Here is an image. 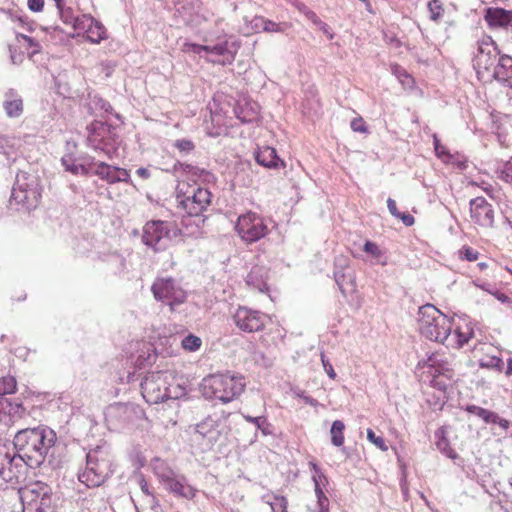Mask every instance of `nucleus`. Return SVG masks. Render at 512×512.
Segmentation results:
<instances>
[{
	"label": "nucleus",
	"instance_id": "1",
	"mask_svg": "<svg viewBox=\"0 0 512 512\" xmlns=\"http://www.w3.org/2000/svg\"><path fill=\"white\" fill-rule=\"evenodd\" d=\"M56 440V433L51 428L38 426L18 431L13 445L16 452L26 458L29 467H38L44 462Z\"/></svg>",
	"mask_w": 512,
	"mask_h": 512
},
{
	"label": "nucleus",
	"instance_id": "2",
	"mask_svg": "<svg viewBox=\"0 0 512 512\" xmlns=\"http://www.w3.org/2000/svg\"><path fill=\"white\" fill-rule=\"evenodd\" d=\"M223 19L215 21V28L205 32L204 45L195 43H186L185 50L201 55L206 54L220 57L221 59H211L214 63L221 65L231 64L240 48V43L233 37L228 36Z\"/></svg>",
	"mask_w": 512,
	"mask_h": 512
},
{
	"label": "nucleus",
	"instance_id": "3",
	"mask_svg": "<svg viewBox=\"0 0 512 512\" xmlns=\"http://www.w3.org/2000/svg\"><path fill=\"white\" fill-rule=\"evenodd\" d=\"M201 386L206 398L229 403L241 395L246 383L243 376L227 372L205 377Z\"/></svg>",
	"mask_w": 512,
	"mask_h": 512
},
{
	"label": "nucleus",
	"instance_id": "4",
	"mask_svg": "<svg viewBox=\"0 0 512 512\" xmlns=\"http://www.w3.org/2000/svg\"><path fill=\"white\" fill-rule=\"evenodd\" d=\"M113 473V457L106 445L96 446L86 455V468L78 479L87 487H98Z\"/></svg>",
	"mask_w": 512,
	"mask_h": 512
},
{
	"label": "nucleus",
	"instance_id": "5",
	"mask_svg": "<svg viewBox=\"0 0 512 512\" xmlns=\"http://www.w3.org/2000/svg\"><path fill=\"white\" fill-rule=\"evenodd\" d=\"M418 329L429 340L444 343L453 329L452 320L432 304L418 310Z\"/></svg>",
	"mask_w": 512,
	"mask_h": 512
},
{
	"label": "nucleus",
	"instance_id": "6",
	"mask_svg": "<svg viewBox=\"0 0 512 512\" xmlns=\"http://www.w3.org/2000/svg\"><path fill=\"white\" fill-rule=\"evenodd\" d=\"M502 55L492 37L484 35L476 42L473 67L480 80L491 81V74Z\"/></svg>",
	"mask_w": 512,
	"mask_h": 512
},
{
	"label": "nucleus",
	"instance_id": "7",
	"mask_svg": "<svg viewBox=\"0 0 512 512\" xmlns=\"http://www.w3.org/2000/svg\"><path fill=\"white\" fill-rule=\"evenodd\" d=\"M181 230L173 223L162 220H152L143 228L142 241L154 251L168 248L172 241L181 236Z\"/></svg>",
	"mask_w": 512,
	"mask_h": 512
},
{
	"label": "nucleus",
	"instance_id": "8",
	"mask_svg": "<svg viewBox=\"0 0 512 512\" xmlns=\"http://www.w3.org/2000/svg\"><path fill=\"white\" fill-rule=\"evenodd\" d=\"M23 512H46L52 504L53 489L42 481L30 482L19 489Z\"/></svg>",
	"mask_w": 512,
	"mask_h": 512
},
{
	"label": "nucleus",
	"instance_id": "9",
	"mask_svg": "<svg viewBox=\"0 0 512 512\" xmlns=\"http://www.w3.org/2000/svg\"><path fill=\"white\" fill-rule=\"evenodd\" d=\"M41 192L42 187L39 178L34 174L20 171L16 175L11 199L30 210L38 205Z\"/></svg>",
	"mask_w": 512,
	"mask_h": 512
},
{
	"label": "nucleus",
	"instance_id": "10",
	"mask_svg": "<svg viewBox=\"0 0 512 512\" xmlns=\"http://www.w3.org/2000/svg\"><path fill=\"white\" fill-rule=\"evenodd\" d=\"M27 466L25 457L0 444V477L4 481L12 485L21 483L25 479Z\"/></svg>",
	"mask_w": 512,
	"mask_h": 512
},
{
	"label": "nucleus",
	"instance_id": "11",
	"mask_svg": "<svg viewBox=\"0 0 512 512\" xmlns=\"http://www.w3.org/2000/svg\"><path fill=\"white\" fill-rule=\"evenodd\" d=\"M174 376L168 371L149 372L141 382V393L149 404H158L167 398V387Z\"/></svg>",
	"mask_w": 512,
	"mask_h": 512
},
{
	"label": "nucleus",
	"instance_id": "12",
	"mask_svg": "<svg viewBox=\"0 0 512 512\" xmlns=\"http://www.w3.org/2000/svg\"><path fill=\"white\" fill-rule=\"evenodd\" d=\"M151 290L156 300L170 306L172 310L184 303L187 298L186 291L171 277L157 278Z\"/></svg>",
	"mask_w": 512,
	"mask_h": 512
},
{
	"label": "nucleus",
	"instance_id": "13",
	"mask_svg": "<svg viewBox=\"0 0 512 512\" xmlns=\"http://www.w3.org/2000/svg\"><path fill=\"white\" fill-rule=\"evenodd\" d=\"M235 229L241 239L247 243L256 242L268 233L265 220L254 212H247L240 215Z\"/></svg>",
	"mask_w": 512,
	"mask_h": 512
},
{
	"label": "nucleus",
	"instance_id": "14",
	"mask_svg": "<svg viewBox=\"0 0 512 512\" xmlns=\"http://www.w3.org/2000/svg\"><path fill=\"white\" fill-rule=\"evenodd\" d=\"M211 192L207 188H193L192 192L177 194L178 206L189 216H199L211 203Z\"/></svg>",
	"mask_w": 512,
	"mask_h": 512
},
{
	"label": "nucleus",
	"instance_id": "15",
	"mask_svg": "<svg viewBox=\"0 0 512 512\" xmlns=\"http://www.w3.org/2000/svg\"><path fill=\"white\" fill-rule=\"evenodd\" d=\"M225 428V422L220 416L208 415L195 424L194 436L196 439L204 440L205 446L210 449L219 441Z\"/></svg>",
	"mask_w": 512,
	"mask_h": 512
},
{
	"label": "nucleus",
	"instance_id": "16",
	"mask_svg": "<svg viewBox=\"0 0 512 512\" xmlns=\"http://www.w3.org/2000/svg\"><path fill=\"white\" fill-rule=\"evenodd\" d=\"M233 321L241 331L254 333L264 329L269 317L258 310L239 306L233 314Z\"/></svg>",
	"mask_w": 512,
	"mask_h": 512
},
{
	"label": "nucleus",
	"instance_id": "17",
	"mask_svg": "<svg viewBox=\"0 0 512 512\" xmlns=\"http://www.w3.org/2000/svg\"><path fill=\"white\" fill-rule=\"evenodd\" d=\"M175 16L185 25L198 27L208 21L209 16L202 11L197 0H180L175 6Z\"/></svg>",
	"mask_w": 512,
	"mask_h": 512
},
{
	"label": "nucleus",
	"instance_id": "18",
	"mask_svg": "<svg viewBox=\"0 0 512 512\" xmlns=\"http://www.w3.org/2000/svg\"><path fill=\"white\" fill-rule=\"evenodd\" d=\"M334 278L343 296L355 290V275L349 266L348 259L343 256L336 257L334 263Z\"/></svg>",
	"mask_w": 512,
	"mask_h": 512
},
{
	"label": "nucleus",
	"instance_id": "19",
	"mask_svg": "<svg viewBox=\"0 0 512 512\" xmlns=\"http://www.w3.org/2000/svg\"><path fill=\"white\" fill-rule=\"evenodd\" d=\"M470 217L472 221L482 227L491 228L494 225L493 206L484 198L476 197L470 200Z\"/></svg>",
	"mask_w": 512,
	"mask_h": 512
},
{
	"label": "nucleus",
	"instance_id": "20",
	"mask_svg": "<svg viewBox=\"0 0 512 512\" xmlns=\"http://www.w3.org/2000/svg\"><path fill=\"white\" fill-rule=\"evenodd\" d=\"M91 172L101 179L107 181L109 184L128 182L130 178V175L126 169L111 166L105 162L91 161Z\"/></svg>",
	"mask_w": 512,
	"mask_h": 512
},
{
	"label": "nucleus",
	"instance_id": "21",
	"mask_svg": "<svg viewBox=\"0 0 512 512\" xmlns=\"http://www.w3.org/2000/svg\"><path fill=\"white\" fill-rule=\"evenodd\" d=\"M87 129V141L89 145L93 149L104 151L110 156V150L106 149L108 145V137L110 135V126L100 121H94L87 127Z\"/></svg>",
	"mask_w": 512,
	"mask_h": 512
},
{
	"label": "nucleus",
	"instance_id": "22",
	"mask_svg": "<svg viewBox=\"0 0 512 512\" xmlns=\"http://www.w3.org/2000/svg\"><path fill=\"white\" fill-rule=\"evenodd\" d=\"M76 30L85 32L87 39L94 44H98L106 38L104 26L88 14L80 15V20L76 24Z\"/></svg>",
	"mask_w": 512,
	"mask_h": 512
},
{
	"label": "nucleus",
	"instance_id": "23",
	"mask_svg": "<svg viewBox=\"0 0 512 512\" xmlns=\"http://www.w3.org/2000/svg\"><path fill=\"white\" fill-rule=\"evenodd\" d=\"M164 488L177 497L191 500L196 496L197 489L188 484L184 475L176 473L164 485Z\"/></svg>",
	"mask_w": 512,
	"mask_h": 512
},
{
	"label": "nucleus",
	"instance_id": "24",
	"mask_svg": "<svg viewBox=\"0 0 512 512\" xmlns=\"http://www.w3.org/2000/svg\"><path fill=\"white\" fill-rule=\"evenodd\" d=\"M3 109L9 118H19L23 114V99L16 90L9 89L4 93Z\"/></svg>",
	"mask_w": 512,
	"mask_h": 512
},
{
	"label": "nucleus",
	"instance_id": "25",
	"mask_svg": "<svg viewBox=\"0 0 512 512\" xmlns=\"http://www.w3.org/2000/svg\"><path fill=\"white\" fill-rule=\"evenodd\" d=\"M497 80L512 89V57L503 54L498 59L496 69L491 74V80Z\"/></svg>",
	"mask_w": 512,
	"mask_h": 512
},
{
	"label": "nucleus",
	"instance_id": "26",
	"mask_svg": "<svg viewBox=\"0 0 512 512\" xmlns=\"http://www.w3.org/2000/svg\"><path fill=\"white\" fill-rule=\"evenodd\" d=\"M268 269L264 266H254L247 274L245 282L251 289L264 293L268 290Z\"/></svg>",
	"mask_w": 512,
	"mask_h": 512
},
{
	"label": "nucleus",
	"instance_id": "27",
	"mask_svg": "<svg viewBox=\"0 0 512 512\" xmlns=\"http://www.w3.org/2000/svg\"><path fill=\"white\" fill-rule=\"evenodd\" d=\"M473 336V329L468 324H466L464 327H456L453 333L451 331L447 341H444L443 344H445L447 347L459 349L467 344Z\"/></svg>",
	"mask_w": 512,
	"mask_h": 512
},
{
	"label": "nucleus",
	"instance_id": "28",
	"mask_svg": "<svg viewBox=\"0 0 512 512\" xmlns=\"http://www.w3.org/2000/svg\"><path fill=\"white\" fill-rule=\"evenodd\" d=\"M256 162L266 168L285 167V163L281 160L274 148L265 146L255 153Z\"/></svg>",
	"mask_w": 512,
	"mask_h": 512
},
{
	"label": "nucleus",
	"instance_id": "29",
	"mask_svg": "<svg viewBox=\"0 0 512 512\" xmlns=\"http://www.w3.org/2000/svg\"><path fill=\"white\" fill-rule=\"evenodd\" d=\"M436 437V447L437 449L446 457L450 458L454 461L455 464L461 465L463 460L460 456L455 452V450L450 446L449 440L445 435V430L440 428L435 433Z\"/></svg>",
	"mask_w": 512,
	"mask_h": 512
},
{
	"label": "nucleus",
	"instance_id": "30",
	"mask_svg": "<svg viewBox=\"0 0 512 512\" xmlns=\"http://www.w3.org/2000/svg\"><path fill=\"white\" fill-rule=\"evenodd\" d=\"M485 20L490 26L505 27L511 22V15L508 11L501 8H488Z\"/></svg>",
	"mask_w": 512,
	"mask_h": 512
},
{
	"label": "nucleus",
	"instance_id": "31",
	"mask_svg": "<svg viewBox=\"0 0 512 512\" xmlns=\"http://www.w3.org/2000/svg\"><path fill=\"white\" fill-rule=\"evenodd\" d=\"M133 412L134 408L132 405L117 403L108 408L106 416L110 419H117L120 422L126 423L131 420Z\"/></svg>",
	"mask_w": 512,
	"mask_h": 512
},
{
	"label": "nucleus",
	"instance_id": "32",
	"mask_svg": "<svg viewBox=\"0 0 512 512\" xmlns=\"http://www.w3.org/2000/svg\"><path fill=\"white\" fill-rule=\"evenodd\" d=\"M152 469L155 476L163 485L176 474L166 461L159 458H155L152 461Z\"/></svg>",
	"mask_w": 512,
	"mask_h": 512
},
{
	"label": "nucleus",
	"instance_id": "33",
	"mask_svg": "<svg viewBox=\"0 0 512 512\" xmlns=\"http://www.w3.org/2000/svg\"><path fill=\"white\" fill-rule=\"evenodd\" d=\"M363 251L371 256L373 264H379L382 266L387 265V257L385 253L380 249L378 244L370 240L365 241L363 245Z\"/></svg>",
	"mask_w": 512,
	"mask_h": 512
},
{
	"label": "nucleus",
	"instance_id": "34",
	"mask_svg": "<svg viewBox=\"0 0 512 512\" xmlns=\"http://www.w3.org/2000/svg\"><path fill=\"white\" fill-rule=\"evenodd\" d=\"M15 138L0 135V160L14 159L16 156Z\"/></svg>",
	"mask_w": 512,
	"mask_h": 512
},
{
	"label": "nucleus",
	"instance_id": "35",
	"mask_svg": "<svg viewBox=\"0 0 512 512\" xmlns=\"http://www.w3.org/2000/svg\"><path fill=\"white\" fill-rule=\"evenodd\" d=\"M58 13L62 21L66 24H71L76 30L77 21L80 20V15L75 16L71 7H66L64 0H54Z\"/></svg>",
	"mask_w": 512,
	"mask_h": 512
},
{
	"label": "nucleus",
	"instance_id": "36",
	"mask_svg": "<svg viewBox=\"0 0 512 512\" xmlns=\"http://www.w3.org/2000/svg\"><path fill=\"white\" fill-rule=\"evenodd\" d=\"M466 411L479 417L486 424H492L497 419V413L476 405H468Z\"/></svg>",
	"mask_w": 512,
	"mask_h": 512
},
{
	"label": "nucleus",
	"instance_id": "37",
	"mask_svg": "<svg viewBox=\"0 0 512 512\" xmlns=\"http://www.w3.org/2000/svg\"><path fill=\"white\" fill-rule=\"evenodd\" d=\"M243 418L248 423L254 424L256 428L260 430L264 436L272 434V425L268 422L265 416L253 417L250 415L243 414Z\"/></svg>",
	"mask_w": 512,
	"mask_h": 512
},
{
	"label": "nucleus",
	"instance_id": "38",
	"mask_svg": "<svg viewBox=\"0 0 512 512\" xmlns=\"http://www.w3.org/2000/svg\"><path fill=\"white\" fill-rule=\"evenodd\" d=\"M345 425L341 420H335L332 423L330 434L331 442L334 446L340 447L344 444V431Z\"/></svg>",
	"mask_w": 512,
	"mask_h": 512
},
{
	"label": "nucleus",
	"instance_id": "39",
	"mask_svg": "<svg viewBox=\"0 0 512 512\" xmlns=\"http://www.w3.org/2000/svg\"><path fill=\"white\" fill-rule=\"evenodd\" d=\"M61 161L65 169L72 174L88 175L91 172V163L87 167L84 164H76L72 159L65 157Z\"/></svg>",
	"mask_w": 512,
	"mask_h": 512
},
{
	"label": "nucleus",
	"instance_id": "40",
	"mask_svg": "<svg viewBox=\"0 0 512 512\" xmlns=\"http://www.w3.org/2000/svg\"><path fill=\"white\" fill-rule=\"evenodd\" d=\"M479 366L481 368H487V369L496 370V371L500 372L503 369L504 362L498 356L486 355V356L482 357L481 359H479Z\"/></svg>",
	"mask_w": 512,
	"mask_h": 512
},
{
	"label": "nucleus",
	"instance_id": "41",
	"mask_svg": "<svg viewBox=\"0 0 512 512\" xmlns=\"http://www.w3.org/2000/svg\"><path fill=\"white\" fill-rule=\"evenodd\" d=\"M244 21H245V28H244L245 34L258 33L260 31H263V28L265 25L264 17L255 16L249 22L247 21V18H244Z\"/></svg>",
	"mask_w": 512,
	"mask_h": 512
},
{
	"label": "nucleus",
	"instance_id": "42",
	"mask_svg": "<svg viewBox=\"0 0 512 512\" xmlns=\"http://www.w3.org/2000/svg\"><path fill=\"white\" fill-rule=\"evenodd\" d=\"M433 144H434V150L437 155V157L441 158L443 162L445 163H452L454 164V156L449 153V151L440 143V140L436 135L433 136Z\"/></svg>",
	"mask_w": 512,
	"mask_h": 512
},
{
	"label": "nucleus",
	"instance_id": "43",
	"mask_svg": "<svg viewBox=\"0 0 512 512\" xmlns=\"http://www.w3.org/2000/svg\"><path fill=\"white\" fill-rule=\"evenodd\" d=\"M173 170L175 173H185L189 174L192 177H200L202 173H204L203 169H199L195 166H192L190 164H185L181 162H177L174 164Z\"/></svg>",
	"mask_w": 512,
	"mask_h": 512
},
{
	"label": "nucleus",
	"instance_id": "44",
	"mask_svg": "<svg viewBox=\"0 0 512 512\" xmlns=\"http://www.w3.org/2000/svg\"><path fill=\"white\" fill-rule=\"evenodd\" d=\"M174 380H170V384L167 387V398L166 400H178L186 395V390L180 384H174Z\"/></svg>",
	"mask_w": 512,
	"mask_h": 512
},
{
	"label": "nucleus",
	"instance_id": "45",
	"mask_svg": "<svg viewBox=\"0 0 512 512\" xmlns=\"http://www.w3.org/2000/svg\"><path fill=\"white\" fill-rule=\"evenodd\" d=\"M201 344L202 340L193 334L185 336L181 341V346L183 349L190 352L197 351L201 347Z\"/></svg>",
	"mask_w": 512,
	"mask_h": 512
},
{
	"label": "nucleus",
	"instance_id": "46",
	"mask_svg": "<svg viewBox=\"0 0 512 512\" xmlns=\"http://www.w3.org/2000/svg\"><path fill=\"white\" fill-rule=\"evenodd\" d=\"M314 490L317 497L318 512H329V499L324 494L319 482L314 485Z\"/></svg>",
	"mask_w": 512,
	"mask_h": 512
},
{
	"label": "nucleus",
	"instance_id": "47",
	"mask_svg": "<svg viewBox=\"0 0 512 512\" xmlns=\"http://www.w3.org/2000/svg\"><path fill=\"white\" fill-rule=\"evenodd\" d=\"M16 391V380L11 376L0 377V398Z\"/></svg>",
	"mask_w": 512,
	"mask_h": 512
},
{
	"label": "nucleus",
	"instance_id": "48",
	"mask_svg": "<svg viewBox=\"0 0 512 512\" xmlns=\"http://www.w3.org/2000/svg\"><path fill=\"white\" fill-rule=\"evenodd\" d=\"M271 512H287V500L283 496H274L273 501H267Z\"/></svg>",
	"mask_w": 512,
	"mask_h": 512
},
{
	"label": "nucleus",
	"instance_id": "49",
	"mask_svg": "<svg viewBox=\"0 0 512 512\" xmlns=\"http://www.w3.org/2000/svg\"><path fill=\"white\" fill-rule=\"evenodd\" d=\"M311 470L313 472L312 474V480L314 482V485L319 482L320 486H324L327 483L326 476L322 473L321 469L318 467L316 463L310 462Z\"/></svg>",
	"mask_w": 512,
	"mask_h": 512
},
{
	"label": "nucleus",
	"instance_id": "50",
	"mask_svg": "<svg viewBox=\"0 0 512 512\" xmlns=\"http://www.w3.org/2000/svg\"><path fill=\"white\" fill-rule=\"evenodd\" d=\"M174 147H176L180 152L188 154L194 150L195 145L189 139H178L174 142Z\"/></svg>",
	"mask_w": 512,
	"mask_h": 512
},
{
	"label": "nucleus",
	"instance_id": "51",
	"mask_svg": "<svg viewBox=\"0 0 512 512\" xmlns=\"http://www.w3.org/2000/svg\"><path fill=\"white\" fill-rule=\"evenodd\" d=\"M460 258L467 261H476L479 256V252L469 246H464L460 251Z\"/></svg>",
	"mask_w": 512,
	"mask_h": 512
},
{
	"label": "nucleus",
	"instance_id": "52",
	"mask_svg": "<svg viewBox=\"0 0 512 512\" xmlns=\"http://www.w3.org/2000/svg\"><path fill=\"white\" fill-rule=\"evenodd\" d=\"M367 438L382 451H387L388 447L385 444V440L380 436H376L372 429H367Z\"/></svg>",
	"mask_w": 512,
	"mask_h": 512
},
{
	"label": "nucleus",
	"instance_id": "53",
	"mask_svg": "<svg viewBox=\"0 0 512 512\" xmlns=\"http://www.w3.org/2000/svg\"><path fill=\"white\" fill-rule=\"evenodd\" d=\"M499 178L509 184H512V162H507L499 171Z\"/></svg>",
	"mask_w": 512,
	"mask_h": 512
},
{
	"label": "nucleus",
	"instance_id": "54",
	"mask_svg": "<svg viewBox=\"0 0 512 512\" xmlns=\"http://www.w3.org/2000/svg\"><path fill=\"white\" fill-rule=\"evenodd\" d=\"M428 7H429V10L431 13L432 20H437L441 17L442 7L438 0H433V1L429 2Z\"/></svg>",
	"mask_w": 512,
	"mask_h": 512
},
{
	"label": "nucleus",
	"instance_id": "55",
	"mask_svg": "<svg viewBox=\"0 0 512 512\" xmlns=\"http://www.w3.org/2000/svg\"><path fill=\"white\" fill-rule=\"evenodd\" d=\"M286 28V24L275 23L271 20L265 19V25L263 31L265 32H283Z\"/></svg>",
	"mask_w": 512,
	"mask_h": 512
},
{
	"label": "nucleus",
	"instance_id": "56",
	"mask_svg": "<svg viewBox=\"0 0 512 512\" xmlns=\"http://www.w3.org/2000/svg\"><path fill=\"white\" fill-rule=\"evenodd\" d=\"M351 129L354 132L366 133L367 126L362 118H355L351 121Z\"/></svg>",
	"mask_w": 512,
	"mask_h": 512
},
{
	"label": "nucleus",
	"instance_id": "57",
	"mask_svg": "<svg viewBox=\"0 0 512 512\" xmlns=\"http://www.w3.org/2000/svg\"><path fill=\"white\" fill-rule=\"evenodd\" d=\"M27 6L33 12H40L44 7V0H28Z\"/></svg>",
	"mask_w": 512,
	"mask_h": 512
},
{
	"label": "nucleus",
	"instance_id": "58",
	"mask_svg": "<svg viewBox=\"0 0 512 512\" xmlns=\"http://www.w3.org/2000/svg\"><path fill=\"white\" fill-rule=\"evenodd\" d=\"M322 363H323V367H324V370L325 372L327 373V375L331 378V379H335L336 377V373L332 367V365L329 363L328 360L325 359V357L322 355Z\"/></svg>",
	"mask_w": 512,
	"mask_h": 512
},
{
	"label": "nucleus",
	"instance_id": "59",
	"mask_svg": "<svg viewBox=\"0 0 512 512\" xmlns=\"http://www.w3.org/2000/svg\"><path fill=\"white\" fill-rule=\"evenodd\" d=\"M305 17L310 20L315 26L319 27L323 21L317 16V14L312 11V10H309L306 14H305Z\"/></svg>",
	"mask_w": 512,
	"mask_h": 512
},
{
	"label": "nucleus",
	"instance_id": "60",
	"mask_svg": "<svg viewBox=\"0 0 512 512\" xmlns=\"http://www.w3.org/2000/svg\"><path fill=\"white\" fill-rule=\"evenodd\" d=\"M305 17L310 20L315 26L319 27L323 21L317 16V14L312 11V10H309L306 14H305Z\"/></svg>",
	"mask_w": 512,
	"mask_h": 512
},
{
	"label": "nucleus",
	"instance_id": "61",
	"mask_svg": "<svg viewBox=\"0 0 512 512\" xmlns=\"http://www.w3.org/2000/svg\"><path fill=\"white\" fill-rule=\"evenodd\" d=\"M387 207L390 212V214L394 217H399L400 212L397 209L396 202L392 198L387 199Z\"/></svg>",
	"mask_w": 512,
	"mask_h": 512
},
{
	"label": "nucleus",
	"instance_id": "62",
	"mask_svg": "<svg viewBox=\"0 0 512 512\" xmlns=\"http://www.w3.org/2000/svg\"><path fill=\"white\" fill-rule=\"evenodd\" d=\"M397 218L400 219L405 226H412L415 223L414 217L408 213H400V216Z\"/></svg>",
	"mask_w": 512,
	"mask_h": 512
},
{
	"label": "nucleus",
	"instance_id": "63",
	"mask_svg": "<svg viewBox=\"0 0 512 512\" xmlns=\"http://www.w3.org/2000/svg\"><path fill=\"white\" fill-rule=\"evenodd\" d=\"M493 424H497L503 431H507L510 427V422L507 419L501 418L498 414Z\"/></svg>",
	"mask_w": 512,
	"mask_h": 512
},
{
	"label": "nucleus",
	"instance_id": "64",
	"mask_svg": "<svg viewBox=\"0 0 512 512\" xmlns=\"http://www.w3.org/2000/svg\"><path fill=\"white\" fill-rule=\"evenodd\" d=\"M100 67H101V72H103L106 77H109L114 70V66L110 62H102L100 64Z\"/></svg>",
	"mask_w": 512,
	"mask_h": 512
}]
</instances>
